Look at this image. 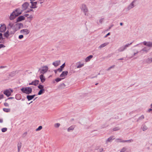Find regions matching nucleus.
<instances>
[{
  "label": "nucleus",
  "mask_w": 152,
  "mask_h": 152,
  "mask_svg": "<svg viewBox=\"0 0 152 152\" xmlns=\"http://www.w3.org/2000/svg\"><path fill=\"white\" fill-rule=\"evenodd\" d=\"M147 62L148 63H150L152 62V57L149 58L147 60Z\"/></svg>",
  "instance_id": "35"
},
{
  "label": "nucleus",
  "mask_w": 152,
  "mask_h": 152,
  "mask_svg": "<svg viewBox=\"0 0 152 152\" xmlns=\"http://www.w3.org/2000/svg\"><path fill=\"white\" fill-rule=\"evenodd\" d=\"M27 18H33V16L32 15H29Z\"/></svg>",
  "instance_id": "53"
},
{
  "label": "nucleus",
  "mask_w": 152,
  "mask_h": 152,
  "mask_svg": "<svg viewBox=\"0 0 152 152\" xmlns=\"http://www.w3.org/2000/svg\"><path fill=\"white\" fill-rule=\"evenodd\" d=\"M35 96V95H27L26 96L27 98L28 101H30L33 99L34 97Z\"/></svg>",
  "instance_id": "22"
},
{
  "label": "nucleus",
  "mask_w": 152,
  "mask_h": 152,
  "mask_svg": "<svg viewBox=\"0 0 152 152\" xmlns=\"http://www.w3.org/2000/svg\"><path fill=\"white\" fill-rule=\"evenodd\" d=\"M29 85H33V83L32 82L31 83H29Z\"/></svg>",
  "instance_id": "60"
},
{
  "label": "nucleus",
  "mask_w": 152,
  "mask_h": 152,
  "mask_svg": "<svg viewBox=\"0 0 152 152\" xmlns=\"http://www.w3.org/2000/svg\"><path fill=\"white\" fill-rule=\"evenodd\" d=\"M20 32L24 35H26L29 33L30 31L27 29H25L21 30Z\"/></svg>",
  "instance_id": "8"
},
{
  "label": "nucleus",
  "mask_w": 152,
  "mask_h": 152,
  "mask_svg": "<svg viewBox=\"0 0 152 152\" xmlns=\"http://www.w3.org/2000/svg\"><path fill=\"white\" fill-rule=\"evenodd\" d=\"M11 35L10 34L8 31L7 30L4 33V36L6 37L7 38H8Z\"/></svg>",
  "instance_id": "21"
},
{
  "label": "nucleus",
  "mask_w": 152,
  "mask_h": 152,
  "mask_svg": "<svg viewBox=\"0 0 152 152\" xmlns=\"http://www.w3.org/2000/svg\"><path fill=\"white\" fill-rule=\"evenodd\" d=\"M68 73V72L67 71H64L62 72V73L60 75V77H63L62 78H64Z\"/></svg>",
  "instance_id": "12"
},
{
  "label": "nucleus",
  "mask_w": 152,
  "mask_h": 152,
  "mask_svg": "<svg viewBox=\"0 0 152 152\" xmlns=\"http://www.w3.org/2000/svg\"><path fill=\"white\" fill-rule=\"evenodd\" d=\"M84 66V63L81 61H79L76 63L77 67V68L83 67Z\"/></svg>",
  "instance_id": "11"
},
{
  "label": "nucleus",
  "mask_w": 152,
  "mask_h": 152,
  "mask_svg": "<svg viewBox=\"0 0 152 152\" xmlns=\"http://www.w3.org/2000/svg\"><path fill=\"white\" fill-rule=\"evenodd\" d=\"M144 118V115H142L140 117H139L137 120V121L143 119Z\"/></svg>",
  "instance_id": "39"
},
{
  "label": "nucleus",
  "mask_w": 152,
  "mask_h": 152,
  "mask_svg": "<svg viewBox=\"0 0 152 152\" xmlns=\"http://www.w3.org/2000/svg\"><path fill=\"white\" fill-rule=\"evenodd\" d=\"M150 48H148L145 47L142 49V50L144 51L146 53H147L150 50Z\"/></svg>",
  "instance_id": "26"
},
{
  "label": "nucleus",
  "mask_w": 152,
  "mask_h": 152,
  "mask_svg": "<svg viewBox=\"0 0 152 152\" xmlns=\"http://www.w3.org/2000/svg\"><path fill=\"white\" fill-rule=\"evenodd\" d=\"M75 128V126L74 125H72L70 126V127L68 128L67 129V131L70 132L72 131Z\"/></svg>",
  "instance_id": "23"
},
{
  "label": "nucleus",
  "mask_w": 152,
  "mask_h": 152,
  "mask_svg": "<svg viewBox=\"0 0 152 152\" xmlns=\"http://www.w3.org/2000/svg\"><path fill=\"white\" fill-rule=\"evenodd\" d=\"M81 9L82 10L83 12L85 15L86 16H88V10L86 5L84 4H83L81 6Z\"/></svg>",
  "instance_id": "3"
},
{
  "label": "nucleus",
  "mask_w": 152,
  "mask_h": 152,
  "mask_svg": "<svg viewBox=\"0 0 152 152\" xmlns=\"http://www.w3.org/2000/svg\"><path fill=\"white\" fill-rule=\"evenodd\" d=\"M65 66V63H64L61 66L60 68L62 69V68H63Z\"/></svg>",
  "instance_id": "48"
},
{
  "label": "nucleus",
  "mask_w": 152,
  "mask_h": 152,
  "mask_svg": "<svg viewBox=\"0 0 152 152\" xmlns=\"http://www.w3.org/2000/svg\"><path fill=\"white\" fill-rule=\"evenodd\" d=\"M57 71H58L59 72H61L62 70V69L60 68H59L57 69Z\"/></svg>",
  "instance_id": "50"
},
{
  "label": "nucleus",
  "mask_w": 152,
  "mask_h": 152,
  "mask_svg": "<svg viewBox=\"0 0 152 152\" xmlns=\"http://www.w3.org/2000/svg\"><path fill=\"white\" fill-rule=\"evenodd\" d=\"M42 129V126H39L37 128L36 130L37 131H39Z\"/></svg>",
  "instance_id": "41"
},
{
  "label": "nucleus",
  "mask_w": 152,
  "mask_h": 152,
  "mask_svg": "<svg viewBox=\"0 0 152 152\" xmlns=\"http://www.w3.org/2000/svg\"><path fill=\"white\" fill-rule=\"evenodd\" d=\"M60 126V124L59 123H56L54 125V126L56 128H58Z\"/></svg>",
  "instance_id": "34"
},
{
  "label": "nucleus",
  "mask_w": 152,
  "mask_h": 152,
  "mask_svg": "<svg viewBox=\"0 0 152 152\" xmlns=\"http://www.w3.org/2000/svg\"><path fill=\"white\" fill-rule=\"evenodd\" d=\"M32 3H33V4H36V5H37V2H32Z\"/></svg>",
  "instance_id": "59"
},
{
  "label": "nucleus",
  "mask_w": 152,
  "mask_h": 152,
  "mask_svg": "<svg viewBox=\"0 0 152 152\" xmlns=\"http://www.w3.org/2000/svg\"><path fill=\"white\" fill-rule=\"evenodd\" d=\"M45 90L44 89H41L39 91V92L38 93V95H40L43 94L45 92Z\"/></svg>",
  "instance_id": "31"
},
{
  "label": "nucleus",
  "mask_w": 152,
  "mask_h": 152,
  "mask_svg": "<svg viewBox=\"0 0 152 152\" xmlns=\"http://www.w3.org/2000/svg\"><path fill=\"white\" fill-rule=\"evenodd\" d=\"M108 44L109 42H105L104 43L102 44L99 46V47H98V48L99 49H101V48L107 45Z\"/></svg>",
  "instance_id": "17"
},
{
  "label": "nucleus",
  "mask_w": 152,
  "mask_h": 152,
  "mask_svg": "<svg viewBox=\"0 0 152 152\" xmlns=\"http://www.w3.org/2000/svg\"><path fill=\"white\" fill-rule=\"evenodd\" d=\"M138 53V51H137L136 52H135L134 53L133 55V56H132L131 58H132L136 54H137Z\"/></svg>",
  "instance_id": "46"
},
{
  "label": "nucleus",
  "mask_w": 152,
  "mask_h": 152,
  "mask_svg": "<svg viewBox=\"0 0 152 152\" xmlns=\"http://www.w3.org/2000/svg\"><path fill=\"white\" fill-rule=\"evenodd\" d=\"M24 16L25 17H28L29 16V15L28 14H26L24 15Z\"/></svg>",
  "instance_id": "58"
},
{
  "label": "nucleus",
  "mask_w": 152,
  "mask_h": 152,
  "mask_svg": "<svg viewBox=\"0 0 152 152\" xmlns=\"http://www.w3.org/2000/svg\"><path fill=\"white\" fill-rule=\"evenodd\" d=\"M142 43L148 47H152V42L144 41Z\"/></svg>",
  "instance_id": "9"
},
{
  "label": "nucleus",
  "mask_w": 152,
  "mask_h": 152,
  "mask_svg": "<svg viewBox=\"0 0 152 152\" xmlns=\"http://www.w3.org/2000/svg\"><path fill=\"white\" fill-rule=\"evenodd\" d=\"M115 141L117 142H124V140L121 138H117L115 139Z\"/></svg>",
  "instance_id": "27"
},
{
  "label": "nucleus",
  "mask_w": 152,
  "mask_h": 152,
  "mask_svg": "<svg viewBox=\"0 0 152 152\" xmlns=\"http://www.w3.org/2000/svg\"><path fill=\"white\" fill-rule=\"evenodd\" d=\"M110 35V33H108L104 37H106L107 36L109 35Z\"/></svg>",
  "instance_id": "56"
},
{
  "label": "nucleus",
  "mask_w": 152,
  "mask_h": 152,
  "mask_svg": "<svg viewBox=\"0 0 152 152\" xmlns=\"http://www.w3.org/2000/svg\"><path fill=\"white\" fill-rule=\"evenodd\" d=\"M31 8H36L37 7L36 6L37 5H36L35 4H33L32 2H31Z\"/></svg>",
  "instance_id": "36"
},
{
  "label": "nucleus",
  "mask_w": 152,
  "mask_h": 152,
  "mask_svg": "<svg viewBox=\"0 0 152 152\" xmlns=\"http://www.w3.org/2000/svg\"><path fill=\"white\" fill-rule=\"evenodd\" d=\"M0 37L2 38V34L1 33H0Z\"/></svg>",
  "instance_id": "61"
},
{
  "label": "nucleus",
  "mask_w": 152,
  "mask_h": 152,
  "mask_svg": "<svg viewBox=\"0 0 152 152\" xmlns=\"http://www.w3.org/2000/svg\"><path fill=\"white\" fill-rule=\"evenodd\" d=\"M6 29V27L5 24L1 25L0 27V32H5Z\"/></svg>",
  "instance_id": "10"
},
{
  "label": "nucleus",
  "mask_w": 152,
  "mask_h": 152,
  "mask_svg": "<svg viewBox=\"0 0 152 152\" xmlns=\"http://www.w3.org/2000/svg\"><path fill=\"white\" fill-rule=\"evenodd\" d=\"M4 105L6 107H8L9 104L8 103L5 102L4 103Z\"/></svg>",
  "instance_id": "52"
},
{
  "label": "nucleus",
  "mask_w": 152,
  "mask_h": 152,
  "mask_svg": "<svg viewBox=\"0 0 152 152\" xmlns=\"http://www.w3.org/2000/svg\"><path fill=\"white\" fill-rule=\"evenodd\" d=\"M29 6V4L28 2H25L22 5V8L23 10H26Z\"/></svg>",
  "instance_id": "16"
},
{
  "label": "nucleus",
  "mask_w": 152,
  "mask_h": 152,
  "mask_svg": "<svg viewBox=\"0 0 152 152\" xmlns=\"http://www.w3.org/2000/svg\"><path fill=\"white\" fill-rule=\"evenodd\" d=\"M120 129V128L119 127H116L113 129V130L114 131H116Z\"/></svg>",
  "instance_id": "44"
},
{
  "label": "nucleus",
  "mask_w": 152,
  "mask_h": 152,
  "mask_svg": "<svg viewBox=\"0 0 152 152\" xmlns=\"http://www.w3.org/2000/svg\"><path fill=\"white\" fill-rule=\"evenodd\" d=\"M16 16L17 15L15 13V12H13L10 15V20H13Z\"/></svg>",
  "instance_id": "13"
},
{
  "label": "nucleus",
  "mask_w": 152,
  "mask_h": 152,
  "mask_svg": "<svg viewBox=\"0 0 152 152\" xmlns=\"http://www.w3.org/2000/svg\"><path fill=\"white\" fill-rule=\"evenodd\" d=\"M27 132H24V133L23 134V136H24H24H26L27 135Z\"/></svg>",
  "instance_id": "54"
},
{
  "label": "nucleus",
  "mask_w": 152,
  "mask_h": 152,
  "mask_svg": "<svg viewBox=\"0 0 152 152\" xmlns=\"http://www.w3.org/2000/svg\"><path fill=\"white\" fill-rule=\"evenodd\" d=\"M151 111H152V109H149L148 110L147 112H150Z\"/></svg>",
  "instance_id": "57"
},
{
  "label": "nucleus",
  "mask_w": 152,
  "mask_h": 152,
  "mask_svg": "<svg viewBox=\"0 0 152 152\" xmlns=\"http://www.w3.org/2000/svg\"><path fill=\"white\" fill-rule=\"evenodd\" d=\"M14 12H15L16 15L18 16L21 13L22 11L20 9H17Z\"/></svg>",
  "instance_id": "18"
},
{
  "label": "nucleus",
  "mask_w": 152,
  "mask_h": 152,
  "mask_svg": "<svg viewBox=\"0 0 152 152\" xmlns=\"http://www.w3.org/2000/svg\"><path fill=\"white\" fill-rule=\"evenodd\" d=\"M63 79V78H58L56 79H55V81L56 82H58L60 81L62 79Z\"/></svg>",
  "instance_id": "40"
},
{
  "label": "nucleus",
  "mask_w": 152,
  "mask_h": 152,
  "mask_svg": "<svg viewBox=\"0 0 152 152\" xmlns=\"http://www.w3.org/2000/svg\"><path fill=\"white\" fill-rule=\"evenodd\" d=\"M132 44V43H130V44H128L125 45L124 46H122L119 48L118 49V51L119 52H122L124 51V50H125L127 47H129V46L131 45Z\"/></svg>",
  "instance_id": "7"
},
{
  "label": "nucleus",
  "mask_w": 152,
  "mask_h": 152,
  "mask_svg": "<svg viewBox=\"0 0 152 152\" xmlns=\"http://www.w3.org/2000/svg\"><path fill=\"white\" fill-rule=\"evenodd\" d=\"M114 138H113V137H111L107 139L106 141V143H107L108 142H111L112 140L114 139Z\"/></svg>",
  "instance_id": "28"
},
{
  "label": "nucleus",
  "mask_w": 152,
  "mask_h": 152,
  "mask_svg": "<svg viewBox=\"0 0 152 152\" xmlns=\"http://www.w3.org/2000/svg\"><path fill=\"white\" fill-rule=\"evenodd\" d=\"M21 143H19L18 144V151L19 152L20 151V148L21 147Z\"/></svg>",
  "instance_id": "29"
},
{
  "label": "nucleus",
  "mask_w": 152,
  "mask_h": 152,
  "mask_svg": "<svg viewBox=\"0 0 152 152\" xmlns=\"http://www.w3.org/2000/svg\"><path fill=\"white\" fill-rule=\"evenodd\" d=\"M3 110L4 112L7 113L9 112L10 111V109L3 108Z\"/></svg>",
  "instance_id": "32"
},
{
  "label": "nucleus",
  "mask_w": 152,
  "mask_h": 152,
  "mask_svg": "<svg viewBox=\"0 0 152 152\" xmlns=\"http://www.w3.org/2000/svg\"><path fill=\"white\" fill-rule=\"evenodd\" d=\"M13 92V90L11 88H9L4 91L3 92L4 94L7 96L9 97L11 95V94Z\"/></svg>",
  "instance_id": "5"
},
{
  "label": "nucleus",
  "mask_w": 152,
  "mask_h": 152,
  "mask_svg": "<svg viewBox=\"0 0 152 152\" xmlns=\"http://www.w3.org/2000/svg\"><path fill=\"white\" fill-rule=\"evenodd\" d=\"M23 26V25L22 23H19L14 25L13 28L15 31L16 32L22 28Z\"/></svg>",
  "instance_id": "2"
},
{
  "label": "nucleus",
  "mask_w": 152,
  "mask_h": 152,
  "mask_svg": "<svg viewBox=\"0 0 152 152\" xmlns=\"http://www.w3.org/2000/svg\"><path fill=\"white\" fill-rule=\"evenodd\" d=\"M3 122V120L0 118V122L2 123Z\"/></svg>",
  "instance_id": "62"
},
{
  "label": "nucleus",
  "mask_w": 152,
  "mask_h": 152,
  "mask_svg": "<svg viewBox=\"0 0 152 152\" xmlns=\"http://www.w3.org/2000/svg\"><path fill=\"white\" fill-rule=\"evenodd\" d=\"M14 25V23L12 22H9L8 23L7 28H13Z\"/></svg>",
  "instance_id": "20"
},
{
  "label": "nucleus",
  "mask_w": 152,
  "mask_h": 152,
  "mask_svg": "<svg viewBox=\"0 0 152 152\" xmlns=\"http://www.w3.org/2000/svg\"><path fill=\"white\" fill-rule=\"evenodd\" d=\"M8 31L10 33V34L11 35H12L14 34L15 33V30L13 29V28H7Z\"/></svg>",
  "instance_id": "14"
},
{
  "label": "nucleus",
  "mask_w": 152,
  "mask_h": 152,
  "mask_svg": "<svg viewBox=\"0 0 152 152\" xmlns=\"http://www.w3.org/2000/svg\"><path fill=\"white\" fill-rule=\"evenodd\" d=\"M21 91L24 93L29 94L32 92V89L30 87H23L21 89Z\"/></svg>",
  "instance_id": "1"
},
{
  "label": "nucleus",
  "mask_w": 152,
  "mask_h": 152,
  "mask_svg": "<svg viewBox=\"0 0 152 152\" xmlns=\"http://www.w3.org/2000/svg\"><path fill=\"white\" fill-rule=\"evenodd\" d=\"M38 88L40 90L44 89V86L42 85L39 84L38 86Z\"/></svg>",
  "instance_id": "37"
},
{
  "label": "nucleus",
  "mask_w": 152,
  "mask_h": 152,
  "mask_svg": "<svg viewBox=\"0 0 152 152\" xmlns=\"http://www.w3.org/2000/svg\"><path fill=\"white\" fill-rule=\"evenodd\" d=\"M4 96V95L3 94H1L0 95V99L2 98H3Z\"/></svg>",
  "instance_id": "55"
},
{
  "label": "nucleus",
  "mask_w": 152,
  "mask_h": 152,
  "mask_svg": "<svg viewBox=\"0 0 152 152\" xmlns=\"http://www.w3.org/2000/svg\"><path fill=\"white\" fill-rule=\"evenodd\" d=\"M114 67V65L112 66H110V67H109L107 69V70H109L112 68H113Z\"/></svg>",
  "instance_id": "47"
},
{
  "label": "nucleus",
  "mask_w": 152,
  "mask_h": 152,
  "mask_svg": "<svg viewBox=\"0 0 152 152\" xmlns=\"http://www.w3.org/2000/svg\"><path fill=\"white\" fill-rule=\"evenodd\" d=\"M7 130V129L6 128H4L2 129L1 131L2 132H5Z\"/></svg>",
  "instance_id": "43"
},
{
  "label": "nucleus",
  "mask_w": 152,
  "mask_h": 152,
  "mask_svg": "<svg viewBox=\"0 0 152 152\" xmlns=\"http://www.w3.org/2000/svg\"><path fill=\"white\" fill-rule=\"evenodd\" d=\"M104 20V18H102L100 19L99 20V23H103Z\"/></svg>",
  "instance_id": "45"
},
{
  "label": "nucleus",
  "mask_w": 152,
  "mask_h": 152,
  "mask_svg": "<svg viewBox=\"0 0 152 152\" xmlns=\"http://www.w3.org/2000/svg\"><path fill=\"white\" fill-rule=\"evenodd\" d=\"M60 61L59 60H58L54 62L53 63V65L55 66L56 67L58 66L60 64Z\"/></svg>",
  "instance_id": "19"
},
{
  "label": "nucleus",
  "mask_w": 152,
  "mask_h": 152,
  "mask_svg": "<svg viewBox=\"0 0 152 152\" xmlns=\"http://www.w3.org/2000/svg\"><path fill=\"white\" fill-rule=\"evenodd\" d=\"M39 82V80H36L34 81H32V82L33 83V85L34 86H36L37 84H38Z\"/></svg>",
  "instance_id": "30"
},
{
  "label": "nucleus",
  "mask_w": 152,
  "mask_h": 152,
  "mask_svg": "<svg viewBox=\"0 0 152 152\" xmlns=\"http://www.w3.org/2000/svg\"><path fill=\"white\" fill-rule=\"evenodd\" d=\"M5 46L3 44H0V49L3 48H4L5 47Z\"/></svg>",
  "instance_id": "51"
},
{
  "label": "nucleus",
  "mask_w": 152,
  "mask_h": 152,
  "mask_svg": "<svg viewBox=\"0 0 152 152\" xmlns=\"http://www.w3.org/2000/svg\"><path fill=\"white\" fill-rule=\"evenodd\" d=\"M48 69V68L46 66H44L42 67V69L39 70L40 73L43 74L46 73Z\"/></svg>",
  "instance_id": "6"
},
{
  "label": "nucleus",
  "mask_w": 152,
  "mask_h": 152,
  "mask_svg": "<svg viewBox=\"0 0 152 152\" xmlns=\"http://www.w3.org/2000/svg\"><path fill=\"white\" fill-rule=\"evenodd\" d=\"M23 35H19V37H18V38L19 39H21L22 38H23Z\"/></svg>",
  "instance_id": "49"
},
{
  "label": "nucleus",
  "mask_w": 152,
  "mask_h": 152,
  "mask_svg": "<svg viewBox=\"0 0 152 152\" xmlns=\"http://www.w3.org/2000/svg\"><path fill=\"white\" fill-rule=\"evenodd\" d=\"M39 77L42 83H43L45 81L46 79L43 74H41Z\"/></svg>",
  "instance_id": "15"
},
{
  "label": "nucleus",
  "mask_w": 152,
  "mask_h": 152,
  "mask_svg": "<svg viewBox=\"0 0 152 152\" xmlns=\"http://www.w3.org/2000/svg\"><path fill=\"white\" fill-rule=\"evenodd\" d=\"M137 0H134L126 8L127 10H129L134 7L136 5V2Z\"/></svg>",
  "instance_id": "4"
},
{
  "label": "nucleus",
  "mask_w": 152,
  "mask_h": 152,
  "mask_svg": "<svg viewBox=\"0 0 152 152\" xmlns=\"http://www.w3.org/2000/svg\"><path fill=\"white\" fill-rule=\"evenodd\" d=\"M57 69L55 70L54 71L55 73H56L57 72Z\"/></svg>",
  "instance_id": "63"
},
{
  "label": "nucleus",
  "mask_w": 152,
  "mask_h": 152,
  "mask_svg": "<svg viewBox=\"0 0 152 152\" xmlns=\"http://www.w3.org/2000/svg\"><path fill=\"white\" fill-rule=\"evenodd\" d=\"M25 19V17L23 16H21L18 17L17 19L18 21H20L22 20H24Z\"/></svg>",
  "instance_id": "24"
},
{
  "label": "nucleus",
  "mask_w": 152,
  "mask_h": 152,
  "mask_svg": "<svg viewBox=\"0 0 152 152\" xmlns=\"http://www.w3.org/2000/svg\"><path fill=\"white\" fill-rule=\"evenodd\" d=\"M93 57L92 55H90L86 58L85 59V61L86 62L89 61L90 59Z\"/></svg>",
  "instance_id": "25"
},
{
  "label": "nucleus",
  "mask_w": 152,
  "mask_h": 152,
  "mask_svg": "<svg viewBox=\"0 0 152 152\" xmlns=\"http://www.w3.org/2000/svg\"><path fill=\"white\" fill-rule=\"evenodd\" d=\"M127 148L126 147H123L120 150V152H125Z\"/></svg>",
  "instance_id": "33"
},
{
  "label": "nucleus",
  "mask_w": 152,
  "mask_h": 152,
  "mask_svg": "<svg viewBox=\"0 0 152 152\" xmlns=\"http://www.w3.org/2000/svg\"><path fill=\"white\" fill-rule=\"evenodd\" d=\"M133 141V140L132 139H131L128 140H124V142H132Z\"/></svg>",
  "instance_id": "42"
},
{
  "label": "nucleus",
  "mask_w": 152,
  "mask_h": 152,
  "mask_svg": "<svg viewBox=\"0 0 152 152\" xmlns=\"http://www.w3.org/2000/svg\"><path fill=\"white\" fill-rule=\"evenodd\" d=\"M147 129H148V127L145 125L143 126V127L142 128V130L144 131H146V130H147Z\"/></svg>",
  "instance_id": "38"
},
{
  "label": "nucleus",
  "mask_w": 152,
  "mask_h": 152,
  "mask_svg": "<svg viewBox=\"0 0 152 152\" xmlns=\"http://www.w3.org/2000/svg\"><path fill=\"white\" fill-rule=\"evenodd\" d=\"M123 24V23H120V25H121V26H122Z\"/></svg>",
  "instance_id": "64"
}]
</instances>
